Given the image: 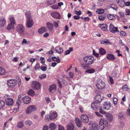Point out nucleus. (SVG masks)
Segmentation results:
<instances>
[{
    "instance_id": "obj_21",
    "label": "nucleus",
    "mask_w": 130,
    "mask_h": 130,
    "mask_svg": "<svg viewBox=\"0 0 130 130\" xmlns=\"http://www.w3.org/2000/svg\"><path fill=\"white\" fill-rule=\"evenodd\" d=\"M99 27L103 30L106 31L107 28V26L105 24H99Z\"/></svg>"
},
{
    "instance_id": "obj_27",
    "label": "nucleus",
    "mask_w": 130,
    "mask_h": 130,
    "mask_svg": "<svg viewBox=\"0 0 130 130\" xmlns=\"http://www.w3.org/2000/svg\"><path fill=\"white\" fill-rule=\"evenodd\" d=\"M55 51L56 53L60 54L63 52V50L62 48L58 47H56Z\"/></svg>"
},
{
    "instance_id": "obj_4",
    "label": "nucleus",
    "mask_w": 130,
    "mask_h": 130,
    "mask_svg": "<svg viewBox=\"0 0 130 130\" xmlns=\"http://www.w3.org/2000/svg\"><path fill=\"white\" fill-rule=\"evenodd\" d=\"M36 107L35 106L30 105L27 108L26 110V113L27 114H30L32 112L36 110Z\"/></svg>"
},
{
    "instance_id": "obj_62",
    "label": "nucleus",
    "mask_w": 130,
    "mask_h": 130,
    "mask_svg": "<svg viewBox=\"0 0 130 130\" xmlns=\"http://www.w3.org/2000/svg\"><path fill=\"white\" fill-rule=\"evenodd\" d=\"M43 130H48V127L47 125H45L43 126Z\"/></svg>"
},
{
    "instance_id": "obj_26",
    "label": "nucleus",
    "mask_w": 130,
    "mask_h": 130,
    "mask_svg": "<svg viewBox=\"0 0 130 130\" xmlns=\"http://www.w3.org/2000/svg\"><path fill=\"white\" fill-rule=\"evenodd\" d=\"M49 127L50 129L55 130L56 128V125L54 123H51L49 125Z\"/></svg>"
},
{
    "instance_id": "obj_5",
    "label": "nucleus",
    "mask_w": 130,
    "mask_h": 130,
    "mask_svg": "<svg viewBox=\"0 0 130 130\" xmlns=\"http://www.w3.org/2000/svg\"><path fill=\"white\" fill-rule=\"evenodd\" d=\"M17 83V81L15 79H11L7 81V84L9 87H14L16 85Z\"/></svg>"
},
{
    "instance_id": "obj_43",
    "label": "nucleus",
    "mask_w": 130,
    "mask_h": 130,
    "mask_svg": "<svg viewBox=\"0 0 130 130\" xmlns=\"http://www.w3.org/2000/svg\"><path fill=\"white\" fill-rule=\"evenodd\" d=\"M118 118L122 119L124 118L123 115V113L122 112H119L118 114Z\"/></svg>"
},
{
    "instance_id": "obj_17",
    "label": "nucleus",
    "mask_w": 130,
    "mask_h": 130,
    "mask_svg": "<svg viewBox=\"0 0 130 130\" xmlns=\"http://www.w3.org/2000/svg\"><path fill=\"white\" fill-rule=\"evenodd\" d=\"M98 128V124L96 123H93L91 126L89 128L90 130H97Z\"/></svg>"
},
{
    "instance_id": "obj_18",
    "label": "nucleus",
    "mask_w": 130,
    "mask_h": 130,
    "mask_svg": "<svg viewBox=\"0 0 130 130\" xmlns=\"http://www.w3.org/2000/svg\"><path fill=\"white\" fill-rule=\"evenodd\" d=\"M91 107L94 110H97L99 108L97 103L93 102L91 104Z\"/></svg>"
},
{
    "instance_id": "obj_49",
    "label": "nucleus",
    "mask_w": 130,
    "mask_h": 130,
    "mask_svg": "<svg viewBox=\"0 0 130 130\" xmlns=\"http://www.w3.org/2000/svg\"><path fill=\"white\" fill-rule=\"evenodd\" d=\"M105 18V17L104 15H100L98 18V19L100 21H102L104 20Z\"/></svg>"
},
{
    "instance_id": "obj_20",
    "label": "nucleus",
    "mask_w": 130,
    "mask_h": 130,
    "mask_svg": "<svg viewBox=\"0 0 130 130\" xmlns=\"http://www.w3.org/2000/svg\"><path fill=\"white\" fill-rule=\"evenodd\" d=\"M106 58L108 60L113 61L114 60L115 57L112 54H109L107 55Z\"/></svg>"
},
{
    "instance_id": "obj_15",
    "label": "nucleus",
    "mask_w": 130,
    "mask_h": 130,
    "mask_svg": "<svg viewBox=\"0 0 130 130\" xmlns=\"http://www.w3.org/2000/svg\"><path fill=\"white\" fill-rule=\"evenodd\" d=\"M6 104L8 106H11L13 104V100L12 98H7L5 100Z\"/></svg>"
},
{
    "instance_id": "obj_22",
    "label": "nucleus",
    "mask_w": 130,
    "mask_h": 130,
    "mask_svg": "<svg viewBox=\"0 0 130 130\" xmlns=\"http://www.w3.org/2000/svg\"><path fill=\"white\" fill-rule=\"evenodd\" d=\"M6 23V20L4 17H2L0 18V27H2Z\"/></svg>"
},
{
    "instance_id": "obj_48",
    "label": "nucleus",
    "mask_w": 130,
    "mask_h": 130,
    "mask_svg": "<svg viewBox=\"0 0 130 130\" xmlns=\"http://www.w3.org/2000/svg\"><path fill=\"white\" fill-rule=\"evenodd\" d=\"M7 107H8V109L7 110V113L8 115H9L11 114V112H10L11 111V109L10 107H9L8 106H7Z\"/></svg>"
},
{
    "instance_id": "obj_16",
    "label": "nucleus",
    "mask_w": 130,
    "mask_h": 130,
    "mask_svg": "<svg viewBox=\"0 0 130 130\" xmlns=\"http://www.w3.org/2000/svg\"><path fill=\"white\" fill-rule=\"evenodd\" d=\"M34 22L32 19H28L27 20L26 23V27L29 28L31 27L33 25Z\"/></svg>"
},
{
    "instance_id": "obj_51",
    "label": "nucleus",
    "mask_w": 130,
    "mask_h": 130,
    "mask_svg": "<svg viewBox=\"0 0 130 130\" xmlns=\"http://www.w3.org/2000/svg\"><path fill=\"white\" fill-rule=\"evenodd\" d=\"M104 10H103L98 9L96 11V12L99 14H102L104 12Z\"/></svg>"
},
{
    "instance_id": "obj_59",
    "label": "nucleus",
    "mask_w": 130,
    "mask_h": 130,
    "mask_svg": "<svg viewBox=\"0 0 130 130\" xmlns=\"http://www.w3.org/2000/svg\"><path fill=\"white\" fill-rule=\"evenodd\" d=\"M113 103L115 105H116L117 104V99L116 98H114L113 99Z\"/></svg>"
},
{
    "instance_id": "obj_63",
    "label": "nucleus",
    "mask_w": 130,
    "mask_h": 130,
    "mask_svg": "<svg viewBox=\"0 0 130 130\" xmlns=\"http://www.w3.org/2000/svg\"><path fill=\"white\" fill-rule=\"evenodd\" d=\"M109 79L110 80V82L111 84H113V79L110 76H109Z\"/></svg>"
},
{
    "instance_id": "obj_54",
    "label": "nucleus",
    "mask_w": 130,
    "mask_h": 130,
    "mask_svg": "<svg viewBox=\"0 0 130 130\" xmlns=\"http://www.w3.org/2000/svg\"><path fill=\"white\" fill-rule=\"evenodd\" d=\"M51 7L54 9H57L58 8V5H53L51 6Z\"/></svg>"
},
{
    "instance_id": "obj_41",
    "label": "nucleus",
    "mask_w": 130,
    "mask_h": 130,
    "mask_svg": "<svg viewBox=\"0 0 130 130\" xmlns=\"http://www.w3.org/2000/svg\"><path fill=\"white\" fill-rule=\"evenodd\" d=\"M52 59L53 61H56L57 63L60 62V60L59 58H57L55 57H53L52 58Z\"/></svg>"
},
{
    "instance_id": "obj_38",
    "label": "nucleus",
    "mask_w": 130,
    "mask_h": 130,
    "mask_svg": "<svg viewBox=\"0 0 130 130\" xmlns=\"http://www.w3.org/2000/svg\"><path fill=\"white\" fill-rule=\"evenodd\" d=\"M107 17L110 20H114L115 19V17L114 16V15L113 14H108L107 15Z\"/></svg>"
},
{
    "instance_id": "obj_36",
    "label": "nucleus",
    "mask_w": 130,
    "mask_h": 130,
    "mask_svg": "<svg viewBox=\"0 0 130 130\" xmlns=\"http://www.w3.org/2000/svg\"><path fill=\"white\" fill-rule=\"evenodd\" d=\"M56 0H50L49 1L47 0V4L48 5H50L53 4H54L56 2Z\"/></svg>"
},
{
    "instance_id": "obj_56",
    "label": "nucleus",
    "mask_w": 130,
    "mask_h": 130,
    "mask_svg": "<svg viewBox=\"0 0 130 130\" xmlns=\"http://www.w3.org/2000/svg\"><path fill=\"white\" fill-rule=\"evenodd\" d=\"M59 130H64V127L62 125H58Z\"/></svg>"
},
{
    "instance_id": "obj_57",
    "label": "nucleus",
    "mask_w": 130,
    "mask_h": 130,
    "mask_svg": "<svg viewBox=\"0 0 130 130\" xmlns=\"http://www.w3.org/2000/svg\"><path fill=\"white\" fill-rule=\"evenodd\" d=\"M93 54L94 56H95L96 57H98L99 56V54L98 53H95V51L94 50L93 51Z\"/></svg>"
},
{
    "instance_id": "obj_25",
    "label": "nucleus",
    "mask_w": 130,
    "mask_h": 130,
    "mask_svg": "<svg viewBox=\"0 0 130 130\" xmlns=\"http://www.w3.org/2000/svg\"><path fill=\"white\" fill-rule=\"evenodd\" d=\"M101 43L102 44H111L109 41L107 39H104L101 40Z\"/></svg>"
},
{
    "instance_id": "obj_64",
    "label": "nucleus",
    "mask_w": 130,
    "mask_h": 130,
    "mask_svg": "<svg viewBox=\"0 0 130 130\" xmlns=\"http://www.w3.org/2000/svg\"><path fill=\"white\" fill-rule=\"evenodd\" d=\"M95 113L96 115L99 117H103V115L100 113L98 112H95Z\"/></svg>"
},
{
    "instance_id": "obj_10",
    "label": "nucleus",
    "mask_w": 130,
    "mask_h": 130,
    "mask_svg": "<svg viewBox=\"0 0 130 130\" xmlns=\"http://www.w3.org/2000/svg\"><path fill=\"white\" fill-rule=\"evenodd\" d=\"M103 105V108L106 110H108L110 108L111 104L109 101L105 102Z\"/></svg>"
},
{
    "instance_id": "obj_29",
    "label": "nucleus",
    "mask_w": 130,
    "mask_h": 130,
    "mask_svg": "<svg viewBox=\"0 0 130 130\" xmlns=\"http://www.w3.org/2000/svg\"><path fill=\"white\" fill-rule=\"evenodd\" d=\"M106 117L107 120L110 121H112L113 118L112 115L109 113L106 114Z\"/></svg>"
},
{
    "instance_id": "obj_19",
    "label": "nucleus",
    "mask_w": 130,
    "mask_h": 130,
    "mask_svg": "<svg viewBox=\"0 0 130 130\" xmlns=\"http://www.w3.org/2000/svg\"><path fill=\"white\" fill-rule=\"evenodd\" d=\"M75 121L78 127H80L82 126V122L79 119L77 118L75 119Z\"/></svg>"
},
{
    "instance_id": "obj_50",
    "label": "nucleus",
    "mask_w": 130,
    "mask_h": 130,
    "mask_svg": "<svg viewBox=\"0 0 130 130\" xmlns=\"http://www.w3.org/2000/svg\"><path fill=\"white\" fill-rule=\"evenodd\" d=\"M120 35L124 36H126V32L124 31H121L120 33Z\"/></svg>"
},
{
    "instance_id": "obj_12",
    "label": "nucleus",
    "mask_w": 130,
    "mask_h": 130,
    "mask_svg": "<svg viewBox=\"0 0 130 130\" xmlns=\"http://www.w3.org/2000/svg\"><path fill=\"white\" fill-rule=\"evenodd\" d=\"M49 91L52 93H55L56 91V85L55 84H53L51 85L49 89Z\"/></svg>"
},
{
    "instance_id": "obj_24",
    "label": "nucleus",
    "mask_w": 130,
    "mask_h": 130,
    "mask_svg": "<svg viewBox=\"0 0 130 130\" xmlns=\"http://www.w3.org/2000/svg\"><path fill=\"white\" fill-rule=\"evenodd\" d=\"M24 126L23 121L18 122L17 124V127L19 128H21Z\"/></svg>"
},
{
    "instance_id": "obj_39",
    "label": "nucleus",
    "mask_w": 130,
    "mask_h": 130,
    "mask_svg": "<svg viewBox=\"0 0 130 130\" xmlns=\"http://www.w3.org/2000/svg\"><path fill=\"white\" fill-rule=\"evenodd\" d=\"M25 123L27 125L30 126L32 124V122L31 121L28 120L25 121Z\"/></svg>"
},
{
    "instance_id": "obj_31",
    "label": "nucleus",
    "mask_w": 130,
    "mask_h": 130,
    "mask_svg": "<svg viewBox=\"0 0 130 130\" xmlns=\"http://www.w3.org/2000/svg\"><path fill=\"white\" fill-rule=\"evenodd\" d=\"M46 25L47 28L50 30H52L53 28V25L50 22L46 23Z\"/></svg>"
},
{
    "instance_id": "obj_32",
    "label": "nucleus",
    "mask_w": 130,
    "mask_h": 130,
    "mask_svg": "<svg viewBox=\"0 0 130 130\" xmlns=\"http://www.w3.org/2000/svg\"><path fill=\"white\" fill-rule=\"evenodd\" d=\"M9 19L10 22V23L12 24H15V20L13 17H11Z\"/></svg>"
},
{
    "instance_id": "obj_55",
    "label": "nucleus",
    "mask_w": 130,
    "mask_h": 130,
    "mask_svg": "<svg viewBox=\"0 0 130 130\" xmlns=\"http://www.w3.org/2000/svg\"><path fill=\"white\" fill-rule=\"evenodd\" d=\"M100 97V95H97L96 96V100L98 102H100L102 101V99L101 98H99L98 100L97 99L98 98H99Z\"/></svg>"
},
{
    "instance_id": "obj_11",
    "label": "nucleus",
    "mask_w": 130,
    "mask_h": 130,
    "mask_svg": "<svg viewBox=\"0 0 130 130\" xmlns=\"http://www.w3.org/2000/svg\"><path fill=\"white\" fill-rule=\"evenodd\" d=\"M51 14V16L54 18L58 19H60V14L57 12H52Z\"/></svg>"
},
{
    "instance_id": "obj_45",
    "label": "nucleus",
    "mask_w": 130,
    "mask_h": 130,
    "mask_svg": "<svg viewBox=\"0 0 130 130\" xmlns=\"http://www.w3.org/2000/svg\"><path fill=\"white\" fill-rule=\"evenodd\" d=\"M40 64L38 62L37 63L36 65L34 67V69L35 70H38V69L40 68Z\"/></svg>"
},
{
    "instance_id": "obj_7",
    "label": "nucleus",
    "mask_w": 130,
    "mask_h": 130,
    "mask_svg": "<svg viewBox=\"0 0 130 130\" xmlns=\"http://www.w3.org/2000/svg\"><path fill=\"white\" fill-rule=\"evenodd\" d=\"M41 85L37 81H33L31 85L32 88L34 90L39 89L40 88Z\"/></svg>"
},
{
    "instance_id": "obj_3",
    "label": "nucleus",
    "mask_w": 130,
    "mask_h": 130,
    "mask_svg": "<svg viewBox=\"0 0 130 130\" xmlns=\"http://www.w3.org/2000/svg\"><path fill=\"white\" fill-rule=\"evenodd\" d=\"M84 61L89 64H92L94 61V58L92 56H86L84 57Z\"/></svg>"
},
{
    "instance_id": "obj_52",
    "label": "nucleus",
    "mask_w": 130,
    "mask_h": 130,
    "mask_svg": "<svg viewBox=\"0 0 130 130\" xmlns=\"http://www.w3.org/2000/svg\"><path fill=\"white\" fill-rule=\"evenodd\" d=\"M74 13L78 16H79L81 14V12L80 10L78 11H74Z\"/></svg>"
},
{
    "instance_id": "obj_46",
    "label": "nucleus",
    "mask_w": 130,
    "mask_h": 130,
    "mask_svg": "<svg viewBox=\"0 0 130 130\" xmlns=\"http://www.w3.org/2000/svg\"><path fill=\"white\" fill-rule=\"evenodd\" d=\"M26 16L27 19H31V14L29 12H27L26 13Z\"/></svg>"
},
{
    "instance_id": "obj_9",
    "label": "nucleus",
    "mask_w": 130,
    "mask_h": 130,
    "mask_svg": "<svg viewBox=\"0 0 130 130\" xmlns=\"http://www.w3.org/2000/svg\"><path fill=\"white\" fill-rule=\"evenodd\" d=\"M57 116V112L55 111H51L49 116V119L51 120L55 119Z\"/></svg>"
},
{
    "instance_id": "obj_42",
    "label": "nucleus",
    "mask_w": 130,
    "mask_h": 130,
    "mask_svg": "<svg viewBox=\"0 0 130 130\" xmlns=\"http://www.w3.org/2000/svg\"><path fill=\"white\" fill-rule=\"evenodd\" d=\"M27 93L28 95L32 96L34 95L35 92L32 89H30L27 91Z\"/></svg>"
},
{
    "instance_id": "obj_60",
    "label": "nucleus",
    "mask_w": 130,
    "mask_h": 130,
    "mask_svg": "<svg viewBox=\"0 0 130 130\" xmlns=\"http://www.w3.org/2000/svg\"><path fill=\"white\" fill-rule=\"evenodd\" d=\"M40 59L41 61V63L42 64H44L45 62L44 58L43 57H41L40 58Z\"/></svg>"
},
{
    "instance_id": "obj_53",
    "label": "nucleus",
    "mask_w": 130,
    "mask_h": 130,
    "mask_svg": "<svg viewBox=\"0 0 130 130\" xmlns=\"http://www.w3.org/2000/svg\"><path fill=\"white\" fill-rule=\"evenodd\" d=\"M22 99H17V104H18V106L19 107L21 105Z\"/></svg>"
},
{
    "instance_id": "obj_28",
    "label": "nucleus",
    "mask_w": 130,
    "mask_h": 130,
    "mask_svg": "<svg viewBox=\"0 0 130 130\" xmlns=\"http://www.w3.org/2000/svg\"><path fill=\"white\" fill-rule=\"evenodd\" d=\"M46 31V28L44 27H42L39 29L38 30V32L40 34H42Z\"/></svg>"
},
{
    "instance_id": "obj_13",
    "label": "nucleus",
    "mask_w": 130,
    "mask_h": 130,
    "mask_svg": "<svg viewBox=\"0 0 130 130\" xmlns=\"http://www.w3.org/2000/svg\"><path fill=\"white\" fill-rule=\"evenodd\" d=\"M80 118L81 120L83 122L87 123L89 121L88 117L86 115H82Z\"/></svg>"
},
{
    "instance_id": "obj_6",
    "label": "nucleus",
    "mask_w": 130,
    "mask_h": 130,
    "mask_svg": "<svg viewBox=\"0 0 130 130\" xmlns=\"http://www.w3.org/2000/svg\"><path fill=\"white\" fill-rule=\"evenodd\" d=\"M106 123H107V121L104 119L102 118L100 119L99 122V127L101 129L103 130L104 129L105 124L106 125Z\"/></svg>"
},
{
    "instance_id": "obj_35",
    "label": "nucleus",
    "mask_w": 130,
    "mask_h": 130,
    "mask_svg": "<svg viewBox=\"0 0 130 130\" xmlns=\"http://www.w3.org/2000/svg\"><path fill=\"white\" fill-rule=\"evenodd\" d=\"M99 53L101 55H103L106 53V52L103 48H101L99 49Z\"/></svg>"
},
{
    "instance_id": "obj_8",
    "label": "nucleus",
    "mask_w": 130,
    "mask_h": 130,
    "mask_svg": "<svg viewBox=\"0 0 130 130\" xmlns=\"http://www.w3.org/2000/svg\"><path fill=\"white\" fill-rule=\"evenodd\" d=\"M109 30L111 32L114 33H119V31L118 30V28L114 27L113 25L111 23L109 26Z\"/></svg>"
},
{
    "instance_id": "obj_30",
    "label": "nucleus",
    "mask_w": 130,
    "mask_h": 130,
    "mask_svg": "<svg viewBox=\"0 0 130 130\" xmlns=\"http://www.w3.org/2000/svg\"><path fill=\"white\" fill-rule=\"evenodd\" d=\"M74 126L72 123L68 125L67 127V130H74Z\"/></svg>"
},
{
    "instance_id": "obj_1",
    "label": "nucleus",
    "mask_w": 130,
    "mask_h": 130,
    "mask_svg": "<svg viewBox=\"0 0 130 130\" xmlns=\"http://www.w3.org/2000/svg\"><path fill=\"white\" fill-rule=\"evenodd\" d=\"M95 85L99 89H102L104 88L105 86V83L101 79L98 80L95 83Z\"/></svg>"
},
{
    "instance_id": "obj_2",
    "label": "nucleus",
    "mask_w": 130,
    "mask_h": 130,
    "mask_svg": "<svg viewBox=\"0 0 130 130\" xmlns=\"http://www.w3.org/2000/svg\"><path fill=\"white\" fill-rule=\"evenodd\" d=\"M17 30L21 35L23 36L24 34V28L22 25H18L17 26Z\"/></svg>"
},
{
    "instance_id": "obj_58",
    "label": "nucleus",
    "mask_w": 130,
    "mask_h": 130,
    "mask_svg": "<svg viewBox=\"0 0 130 130\" xmlns=\"http://www.w3.org/2000/svg\"><path fill=\"white\" fill-rule=\"evenodd\" d=\"M46 77V75L45 74H42L39 76L40 78L41 79L45 78Z\"/></svg>"
},
{
    "instance_id": "obj_14",
    "label": "nucleus",
    "mask_w": 130,
    "mask_h": 130,
    "mask_svg": "<svg viewBox=\"0 0 130 130\" xmlns=\"http://www.w3.org/2000/svg\"><path fill=\"white\" fill-rule=\"evenodd\" d=\"M30 100V98L27 96L23 97L22 98L23 101L25 104H27L29 103Z\"/></svg>"
},
{
    "instance_id": "obj_44",
    "label": "nucleus",
    "mask_w": 130,
    "mask_h": 130,
    "mask_svg": "<svg viewBox=\"0 0 130 130\" xmlns=\"http://www.w3.org/2000/svg\"><path fill=\"white\" fill-rule=\"evenodd\" d=\"M5 102L2 100H0V109H2L5 106Z\"/></svg>"
},
{
    "instance_id": "obj_47",
    "label": "nucleus",
    "mask_w": 130,
    "mask_h": 130,
    "mask_svg": "<svg viewBox=\"0 0 130 130\" xmlns=\"http://www.w3.org/2000/svg\"><path fill=\"white\" fill-rule=\"evenodd\" d=\"M22 44H25L28 45L29 43L30 42L29 41H27L25 39H24L22 41Z\"/></svg>"
},
{
    "instance_id": "obj_61",
    "label": "nucleus",
    "mask_w": 130,
    "mask_h": 130,
    "mask_svg": "<svg viewBox=\"0 0 130 130\" xmlns=\"http://www.w3.org/2000/svg\"><path fill=\"white\" fill-rule=\"evenodd\" d=\"M47 69V67H42L41 68V70L43 71H45Z\"/></svg>"
},
{
    "instance_id": "obj_34",
    "label": "nucleus",
    "mask_w": 130,
    "mask_h": 130,
    "mask_svg": "<svg viewBox=\"0 0 130 130\" xmlns=\"http://www.w3.org/2000/svg\"><path fill=\"white\" fill-rule=\"evenodd\" d=\"M5 73V71L3 68L0 66V75H4Z\"/></svg>"
},
{
    "instance_id": "obj_40",
    "label": "nucleus",
    "mask_w": 130,
    "mask_h": 130,
    "mask_svg": "<svg viewBox=\"0 0 130 130\" xmlns=\"http://www.w3.org/2000/svg\"><path fill=\"white\" fill-rule=\"evenodd\" d=\"M95 71V70L92 68L88 70H86L85 71L86 72L88 73H94Z\"/></svg>"
},
{
    "instance_id": "obj_23",
    "label": "nucleus",
    "mask_w": 130,
    "mask_h": 130,
    "mask_svg": "<svg viewBox=\"0 0 130 130\" xmlns=\"http://www.w3.org/2000/svg\"><path fill=\"white\" fill-rule=\"evenodd\" d=\"M118 4L121 7H123L124 6L125 2L124 0H119L117 2Z\"/></svg>"
},
{
    "instance_id": "obj_33",
    "label": "nucleus",
    "mask_w": 130,
    "mask_h": 130,
    "mask_svg": "<svg viewBox=\"0 0 130 130\" xmlns=\"http://www.w3.org/2000/svg\"><path fill=\"white\" fill-rule=\"evenodd\" d=\"M73 51V48L72 47H70L69 48V49L66 51L64 54L65 55H66L70 54V53Z\"/></svg>"
},
{
    "instance_id": "obj_37",
    "label": "nucleus",
    "mask_w": 130,
    "mask_h": 130,
    "mask_svg": "<svg viewBox=\"0 0 130 130\" xmlns=\"http://www.w3.org/2000/svg\"><path fill=\"white\" fill-rule=\"evenodd\" d=\"M14 25V24H11V23L9 24L7 27V29L8 30H9L12 29L13 28Z\"/></svg>"
}]
</instances>
